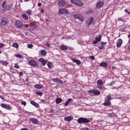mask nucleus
Returning <instances> with one entry per match:
<instances>
[{
  "instance_id": "b1692460",
  "label": "nucleus",
  "mask_w": 130,
  "mask_h": 130,
  "mask_svg": "<svg viewBox=\"0 0 130 130\" xmlns=\"http://www.w3.org/2000/svg\"><path fill=\"white\" fill-rule=\"evenodd\" d=\"M22 17L24 19L27 20L28 19V16L25 14L23 13L22 15Z\"/></svg>"
},
{
  "instance_id": "a878e982",
  "label": "nucleus",
  "mask_w": 130,
  "mask_h": 130,
  "mask_svg": "<svg viewBox=\"0 0 130 130\" xmlns=\"http://www.w3.org/2000/svg\"><path fill=\"white\" fill-rule=\"evenodd\" d=\"M107 64L105 62H103L101 63L100 64V66L101 67H106L107 66Z\"/></svg>"
},
{
  "instance_id": "8fccbe9b",
  "label": "nucleus",
  "mask_w": 130,
  "mask_h": 130,
  "mask_svg": "<svg viewBox=\"0 0 130 130\" xmlns=\"http://www.w3.org/2000/svg\"><path fill=\"white\" fill-rule=\"evenodd\" d=\"M69 103L67 101L66 102V103H65L64 105L65 106H68V104Z\"/></svg>"
},
{
  "instance_id": "1a4fd4ad",
  "label": "nucleus",
  "mask_w": 130,
  "mask_h": 130,
  "mask_svg": "<svg viewBox=\"0 0 130 130\" xmlns=\"http://www.w3.org/2000/svg\"><path fill=\"white\" fill-rule=\"evenodd\" d=\"M29 120L33 123L35 124H39V122L36 119L31 118L29 119Z\"/></svg>"
},
{
  "instance_id": "7c9ffc66",
  "label": "nucleus",
  "mask_w": 130,
  "mask_h": 130,
  "mask_svg": "<svg viewBox=\"0 0 130 130\" xmlns=\"http://www.w3.org/2000/svg\"><path fill=\"white\" fill-rule=\"evenodd\" d=\"M107 99L105 100H107L108 101H110L111 100V97L109 95H108L106 96Z\"/></svg>"
},
{
  "instance_id": "ddd939ff",
  "label": "nucleus",
  "mask_w": 130,
  "mask_h": 130,
  "mask_svg": "<svg viewBox=\"0 0 130 130\" xmlns=\"http://www.w3.org/2000/svg\"><path fill=\"white\" fill-rule=\"evenodd\" d=\"M93 19L92 17H91L86 22V26L87 27H88L91 23L92 22Z\"/></svg>"
},
{
  "instance_id": "c756f323",
  "label": "nucleus",
  "mask_w": 130,
  "mask_h": 130,
  "mask_svg": "<svg viewBox=\"0 0 130 130\" xmlns=\"http://www.w3.org/2000/svg\"><path fill=\"white\" fill-rule=\"evenodd\" d=\"M15 56L17 57H19L20 58H23V56H21L19 54H15Z\"/></svg>"
},
{
  "instance_id": "e2e57ef3",
  "label": "nucleus",
  "mask_w": 130,
  "mask_h": 130,
  "mask_svg": "<svg viewBox=\"0 0 130 130\" xmlns=\"http://www.w3.org/2000/svg\"><path fill=\"white\" fill-rule=\"evenodd\" d=\"M127 48L128 50H130V45L128 46Z\"/></svg>"
},
{
  "instance_id": "f03ea898",
  "label": "nucleus",
  "mask_w": 130,
  "mask_h": 130,
  "mask_svg": "<svg viewBox=\"0 0 130 130\" xmlns=\"http://www.w3.org/2000/svg\"><path fill=\"white\" fill-rule=\"evenodd\" d=\"M77 121L80 124L88 123L90 122V121L86 118H80L78 119Z\"/></svg>"
},
{
  "instance_id": "20e7f679",
  "label": "nucleus",
  "mask_w": 130,
  "mask_h": 130,
  "mask_svg": "<svg viewBox=\"0 0 130 130\" xmlns=\"http://www.w3.org/2000/svg\"><path fill=\"white\" fill-rule=\"evenodd\" d=\"M103 82L101 80H98L97 82V86L100 89H101L103 88Z\"/></svg>"
},
{
  "instance_id": "0eeeda50",
  "label": "nucleus",
  "mask_w": 130,
  "mask_h": 130,
  "mask_svg": "<svg viewBox=\"0 0 130 130\" xmlns=\"http://www.w3.org/2000/svg\"><path fill=\"white\" fill-rule=\"evenodd\" d=\"M15 26L17 28H19L20 27L22 26L23 24L22 22L20 21L17 20L15 22Z\"/></svg>"
},
{
  "instance_id": "7ed1b4c3",
  "label": "nucleus",
  "mask_w": 130,
  "mask_h": 130,
  "mask_svg": "<svg viewBox=\"0 0 130 130\" xmlns=\"http://www.w3.org/2000/svg\"><path fill=\"white\" fill-rule=\"evenodd\" d=\"M71 3L76 5L82 6L83 5V3L79 0H70Z\"/></svg>"
},
{
  "instance_id": "13d9d810",
  "label": "nucleus",
  "mask_w": 130,
  "mask_h": 130,
  "mask_svg": "<svg viewBox=\"0 0 130 130\" xmlns=\"http://www.w3.org/2000/svg\"><path fill=\"white\" fill-rule=\"evenodd\" d=\"M25 26L26 27H28L29 26V25L28 24H26L25 25Z\"/></svg>"
},
{
  "instance_id": "72a5a7b5",
  "label": "nucleus",
  "mask_w": 130,
  "mask_h": 130,
  "mask_svg": "<svg viewBox=\"0 0 130 130\" xmlns=\"http://www.w3.org/2000/svg\"><path fill=\"white\" fill-rule=\"evenodd\" d=\"M47 66H48L49 68H50L52 66V64L51 62H49L47 63Z\"/></svg>"
},
{
  "instance_id": "4468645a",
  "label": "nucleus",
  "mask_w": 130,
  "mask_h": 130,
  "mask_svg": "<svg viewBox=\"0 0 130 130\" xmlns=\"http://www.w3.org/2000/svg\"><path fill=\"white\" fill-rule=\"evenodd\" d=\"M74 17L76 19H78L79 20L81 21H83V17L80 14H74Z\"/></svg>"
},
{
  "instance_id": "864d4df0",
  "label": "nucleus",
  "mask_w": 130,
  "mask_h": 130,
  "mask_svg": "<svg viewBox=\"0 0 130 130\" xmlns=\"http://www.w3.org/2000/svg\"><path fill=\"white\" fill-rule=\"evenodd\" d=\"M94 90H90V91H89V92H90L91 93H93V92L94 91Z\"/></svg>"
},
{
  "instance_id": "39448f33",
  "label": "nucleus",
  "mask_w": 130,
  "mask_h": 130,
  "mask_svg": "<svg viewBox=\"0 0 130 130\" xmlns=\"http://www.w3.org/2000/svg\"><path fill=\"white\" fill-rule=\"evenodd\" d=\"M1 105L3 108H5L7 110H10L11 109V107L9 105H6L2 103L1 104Z\"/></svg>"
},
{
  "instance_id": "2f4dec72",
  "label": "nucleus",
  "mask_w": 130,
  "mask_h": 130,
  "mask_svg": "<svg viewBox=\"0 0 130 130\" xmlns=\"http://www.w3.org/2000/svg\"><path fill=\"white\" fill-rule=\"evenodd\" d=\"M19 45L17 43H14L12 45L13 46L16 48H17L18 47Z\"/></svg>"
},
{
  "instance_id": "0e129e2a",
  "label": "nucleus",
  "mask_w": 130,
  "mask_h": 130,
  "mask_svg": "<svg viewBox=\"0 0 130 130\" xmlns=\"http://www.w3.org/2000/svg\"><path fill=\"white\" fill-rule=\"evenodd\" d=\"M69 48L70 50H73V48H72L71 47H69Z\"/></svg>"
},
{
  "instance_id": "2eb2a0df",
  "label": "nucleus",
  "mask_w": 130,
  "mask_h": 130,
  "mask_svg": "<svg viewBox=\"0 0 130 130\" xmlns=\"http://www.w3.org/2000/svg\"><path fill=\"white\" fill-rule=\"evenodd\" d=\"M39 61L41 62L43 66L45 65L46 64L47 62V61L46 60L42 58H40L38 59Z\"/></svg>"
},
{
  "instance_id": "4d7b16f0",
  "label": "nucleus",
  "mask_w": 130,
  "mask_h": 130,
  "mask_svg": "<svg viewBox=\"0 0 130 130\" xmlns=\"http://www.w3.org/2000/svg\"><path fill=\"white\" fill-rule=\"evenodd\" d=\"M41 13H44V10L43 9H41Z\"/></svg>"
},
{
  "instance_id": "603ef678",
  "label": "nucleus",
  "mask_w": 130,
  "mask_h": 130,
  "mask_svg": "<svg viewBox=\"0 0 130 130\" xmlns=\"http://www.w3.org/2000/svg\"><path fill=\"white\" fill-rule=\"evenodd\" d=\"M31 12L30 11H28L27 12V13L29 15H30L31 14Z\"/></svg>"
},
{
  "instance_id": "cd10ccee",
  "label": "nucleus",
  "mask_w": 130,
  "mask_h": 130,
  "mask_svg": "<svg viewBox=\"0 0 130 130\" xmlns=\"http://www.w3.org/2000/svg\"><path fill=\"white\" fill-rule=\"evenodd\" d=\"M41 54L42 55L45 56L46 55V52L45 50H42L41 52Z\"/></svg>"
},
{
  "instance_id": "a19ab883",
  "label": "nucleus",
  "mask_w": 130,
  "mask_h": 130,
  "mask_svg": "<svg viewBox=\"0 0 130 130\" xmlns=\"http://www.w3.org/2000/svg\"><path fill=\"white\" fill-rule=\"evenodd\" d=\"M21 104L22 105H24V106L26 105V103L25 102L23 101L21 102Z\"/></svg>"
},
{
  "instance_id": "393cba45",
  "label": "nucleus",
  "mask_w": 130,
  "mask_h": 130,
  "mask_svg": "<svg viewBox=\"0 0 130 130\" xmlns=\"http://www.w3.org/2000/svg\"><path fill=\"white\" fill-rule=\"evenodd\" d=\"M101 37L102 36L100 35H99L96 37L95 39L98 42H100L101 41Z\"/></svg>"
},
{
  "instance_id": "37998d69",
  "label": "nucleus",
  "mask_w": 130,
  "mask_h": 130,
  "mask_svg": "<svg viewBox=\"0 0 130 130\" xmlns=\"http://www.w3.org/2000/svg\"><path fill=\"white\" fill-rule=\"evenodd\" d=\"M98 42L96 40H95L93 42V43L95 44H96Z\"/></svg>"
},
{
  "instance_id": "f704fd0d",
  "label": "nucleus",
  "mask_w": 130,
  "mask_h": 130,
  "mask_svg": "<svg viewBox=\"0 0 130 130\" xmlns=\"http://www.w3.org/2000/svg\"><path fill=\"white\" fill-rule=\"evenodd\" d=\"M118 20L119 21H121L123 22H125V19H122L120 18H118Z\"/></svg>"
},
{
  "instance_id": "6e6d98bb",
  "label": "nucleus",
  "mask_w": 130,
  "mask_h": 130,
  "mask_svg": "<svg viewBox=\"0 0 130 130\" xmlns=\"http://www.w3.org/2000/svg\"><path fill=\"white\" fill-rule=\"evenodd\" d=\"M38 5L39 6V7H40L41 5V3H39L38 4Z\"/></svg>"
},
{
  "instance_id": "aec40b11",
  "label": "nucleus",
  "mask_w": 130,
  "mask_h": 130,
  "mask_svg": "<svg viewBox=\"0 0 130 130\" xmlns=\"http://www.w3.org/2000/svg\"><path fill=\"white\" fill-rule=\"evenodd\" d=\"M60 49L62 50H66L67 48L68 47L67 46L64 45H60Z\"/></svg>"
},
{
  "instance_id": "a18cd8bd",
  "label": "nucleus",
  "mask_w": 130,
  "mask_h": 130,
  "mask_svg": "<svg viewBox=\"0 0 130 130\" xmlns=\"http://www.w3.org/2000/svg\"><path fill=\"white\" fill-rule=\"evenodd\" d=\"M4 46V44L2 43H0V48L3 47Z\"/></svg>"
},
{
  "instance_id": "bb28decb",
  "label": "nucleus",
  "mask_w": 130,
  "mask_h": 130,
  "mask_svg": "<svg viewBox=\"0 0 130 130\" xmlns=\"http://www.w3.org/2000/svg\"><path fill=\"white\" fill-rule=\"evenodd\" d=\"M42 86L39 84H37L34 86V87L38 89H40L42 88Z\"/></svg>"
},
{
  "instance_id": "423d86ee",
  "label": "nucleus",
  "mask_w": 130,
  "mask_h": 130,
  "mask_svg": "<svg viewBox=\"0 0 130 130\" xmlns=\"http://www.w3.org/2000/svg\"><path fill=\"white\" fill-rule=\"evenodd\" d=\"M8 21L7 19L5 18H3L2 19L1 21V24L3 26H5L8 22Z\"/></svg>"
},
{
  "instance_id": "4be33fe9",
  "label": "nucleus",
  "mask_w": 130,
  "mask_h": 130,
  "mask_svg": "<svg viewBox=\"0 0 130 130\" xmlns=\"http://www.w3.org/2000/svg\"><path fill=\"white\" fill-rule=\"evenodd\" d=\"M30 103L31 104L36 107H39V105L38 103H36L33 101H30Z\"/></svg>"
},
{
  "instance_id": "f8f14e48",
  "label": "nucleus",
  "mask_w": 130,
  "mask_h": 130,
  "mask_svg": "<svg viewBox=\"0 0 130 130\" xmlns=\"http://www.w3.org/2000/svg\"><path fill=\"white\" fill-rule=\"evenodd\" d=\"M66 3V2L64 0H60L57 3L60 6H64Z\"/></svg>"
},
{
  "instance_id": "c85d7f7f",
  "label": "nucleus",
  "mask_w": 130,
  "mask_h": 130,
  "mask_svg": "<svg viewBox=\"0 0 130 130\" xmlns=\"http://www.w3.org/2000/svg\"><path fill=\"white\" fill-rule=\"evenodd\" d=\"M100 92L98 91H94L93 94L96 95H98L100 94Z\"/></svg>"
},
{
  "instance_id": "79ce46f5",
  "label": "nucleus",
  "mask_w": 130,
  "mask_h": 130,
  "mask_svg": "<svg viewBox=\"0 0 130 130\" xmlns=\"http://www.w3.org/2000/svg\"><path fill=\"white\" fill-rule=\"evenodd\" d=\"M72 100V99L71 98L68 99L67 100V102L69 103Z\"/></svg>"
},
{
  "instance_id": "4c0bfd02",
  "label": "nucleus",
  "mask_w": 130,
  "mask_h": 130,
  "mask_svg": "<svg viewBox=\"0 0 130 130\" xmlns=\"http://www.w3.org/2000/svg\"><path fill=\"white\" fill-rule=\"evenodd\" d=\"M14 67L15 68H19V65L17 64V63H16Z\"/></svg>"
},
{
  "instance_id": "a211bd4d",
  "label": "nucleus",
  "mask_w": 130,
  "mask_h": 130,
  "mask_svg": "<svg viewBox=\"0 0 130 130\" xmlns=\"http://www.w3.org/2000/svg\"><path fill=\"white\" fill-rule=\"evenodd\" d=\"M122 40L120 39H119L118 40L117 43L116 45L117 47H120L122 44Z\"/></svg>"
},
{
  "instance_id": "473e14b6",
  "label": "nucleus",
  "mask_w": 130,
  "mask_h": 130,
  "mask_svg": "<svg viewBox=\"0 0 130 130\" xmlns=\"http://www.w3.org/2000/svg\"><path fill=\"white\" fill-rule=\"evenodd\" d=\"M0 63H2L3 65H6L7 64L6 62L3 61H0Z\"/></svg>"
},
{
  "instance_id": "5701e85b",
  "label": "nucleus",
  "mask_w": 130,
  "mask_h": 130,
  "mask_svg": "<svg viewBox=\"0 0 130 130\" xmlns=\"http://www.w3.org/2000/svg\"><path fill=\"white\" fill-rule=\"evenodd\" d=\"M62 99L58 97L55 100V102L57 104H58L61 103L62 101Z\"/></svg>"
},
{
  "instance_id": "f257e3e1",
  "label": "nucleus",
  "mask_w": 130,
  "mask_h": 130,
  "mask_svg": "<svg viewBox=\"0 0 130 130\" xmlns=\"http://www.w3.org/2000/svg\"><path fill=\"white\" fill-rule=\"evenodd\" d=\"M6 3V1H5L3 3L2 5V6L3 8V10L4 11L9 10H10L12 7V5H7Z\"/></svg>"
},
{
  "instance_id": "6ab92c4d",
  "label": "nucleus",
  "mask_w": 130,
  "mask_h": 130,
  "mask_svg": "<svg viewBox=\"0 0 130 130\" xmlns=\"http://www.w3.org/2000/svg\"><path fill=\"white\" fill-rule=\"evenodd\" d=\"M103 105L104 106H110L111 105V103L110 101L105 100V102L103 103Z\"/></svg>"
},
{
  "instance_id": "6e6552de",
  "label": "nucleus",
  "mask_w": 130,
  "mask_h": 130,
  "mask_svg": "<svg viewBox=\"0 0 130 130\" xmlns=\"http://www.w3.org/2000/svg\"><path fill=\"white\" fill-rule=\"evenodd\" d=\"M29 63L30 66L34 67H36L37 66V64L36 62L33 60L29 61Z\"/></svg>"
},
{
  "instance_id": "3c124183",
  "label": "nucleus",
  "mask_w": 130,
  "mask_h": 130,
  "mask_svg": "<svg viewBox=\"0 0 130 130\" xmlns=\"http://www.w3.org/2000/svg\"><path fill=\"white\" fill-rule=\"evenodd\" d=\"M107 116L108 117H112V114H110V113H109L108 114Z\"/></svg>"
},
{
  "instance_id": "ea45409f",
  "label": "nucleus",
  "mask_w": 130,
  "mask_h": 130,
  "mask_svg": "<svg viewBox=\"0 0 130 130\" xmlns=\"http://www.w3.org/2000/svg\"><path fill=\"white\" fill-rule=\"evenodd\" d=\"M82 130H89V128L87 127H85L82 128L81 129Z\"/></svg>"
},
{
  "instance_id": "5fc2aeb1",
  "label": "nucleus",
  "mask_w": 130,
  "mask_h": 130,
  "mask_svg": "<svg viewBox=\"0 0 130 130\" xmlns=\"http://www.w3.org/2000/svg\"><path fill=\"white\" fill-rule=\"evenodd\" d=\"M46 45L48 47H50V45L48 43H47L46 44Z\"/></svg>"
},
{
  "instance_id": "dca6fc26",
  "label": "nucleus",
  "mask_w": 130,
  "mask_h": 130,
  "mask_svg": "<svg viewBox=\"0 0 130 130\" xmlns=\"http://www.w3.org/2000/svg\"><path fill=\"white\" fill-rule=\"evenodd\" d=\"M73 119V117L72 116H69L64 118V120L66 121L69 122L71 121Z\"/></svg>"
},
{
  "instance_id": "09e8293b",
  "label": "nucleus",
  "mask_w": 130,
  "mask_h": 130,
  "mask_svg": "<svg viewBox=\"0 0 130 130\" xmlns=\"http://www.w3.org/2000/svg\"><path fill=\"white\" fill-rule=\"evenodd\" d=\"M106 43H107V42H102L101 43V44L102 45H103L104 44H105Z\"/></svg>"
},
{
  "instance_id": "412c9836",
  "label": "nucleus",
  "mask_w": 130,
  "mask_h": 130,
  "mask_svg": "<svg viewBox=\"0 0 130 130\" xmlns=\"http://www.w3.org/2000/svg\"><path fill=\"white\" fill-rule=\"evenodd\" d=\"M71 60L73 62L76 63L77 64L79 65L81 63V62L78 60H77L75 59H72Z\"/></svg>"
},
{
  "instance_id": "bf43d9fd",
  "label": "nucleus",
  "mask_w": 130,
  "mask_h": 130,
  "mask_svg": "<svg viewBox=\"0 0 130 130\" xmlns=\"http://www.w3.org/2000/svg\"><path fill=\"white\" fill-rule=\"evenodd\" d=\"M71 38V37H67V39H70Z\"/></svg>"
},
{
  "instance_id": "69168bd1",
  "label": "nucleus",
  "mask_w": 130,
  "mask_h": 130,
  "mask_svg": "<svg viewBox=\"0 0 130 130\" xmlns=\"http://www.w3.org/2000/svg\"><path fill=\"white\" fill-rule=\"evenodd\" d=\"M112 85V83H110V84H109V85H110V86H111Z\"/></svg>"
},
{
  "instance_id": "de8ad7c7",
  "label": "nucleus",
  "mask_w": 130,
  "mask_h": 130,
  "mask_svg": "<svg viewBox=\"0 0 130 130\" xmlns=\"http://www.w3.org/2000/svg\"><path fill=\"white\" fill-rule=\"evenodd\" d=\"M103 48V46H99V48L100 50H102Z\"/></svg>"
},
{
  "instance_id": "49530a36",
  "label": "nucleus",
  "mask_w": 130,
  "mask_h": 130,
  "mask_svg": "<svg viewBox=\"0 0 130 130\" xmlns=\"http://www.w3.org/2000/svg\"><path fill=\"white\" fill-rule=\"evenodd\" d=\"M23 75V73L22 72H20V76H22Z\"/></svg>"
},
{
  "instance_id": "774afa93",
  "label": "nucleus",
  "mask_w": 130,
  "mask_h": 130,
  "mask_svg": "<svg viewBox=\"0 0 130 130\" xmlns=\"http://www.w3.org/2000/svg\"><path fill=\"white\" fill-rule=\"evenodd\" d=\"M128 38H130V34L128 35Z\"/></svg>"
},
{
  "instance_id": "c9c22d12",
  "label": "nucleus",
  "mask_w": 130,
  "mask_h": 130,
  "mask_svg": "<svg viewBox=\"0 0 130 130\" xmlns=\"http://www.w3.org/2000/svg\"><path fill=\"white\" fill-rule=\"evenodd\" d=\"M36 94L39 95L40 96H42L43 94L41 92H36Z\"/></svg>"
},
{
  "instance_id": "f3484780",
  "label": "nucleus",
  "mask_w": 130,
  "mask_h": 130,
  "mask_svg": "<svg viewBox=\"0 0 130 130\" xmlns=\"http://www.w3.org/2000/svg\"><path fill=\"white\" fill-rule=\"evenodd\" d=\"M103 3L102 2L99 1L96 4V7L97 8H100L103 6Z\"/></svg>"
},
{
  "instance_id": "c03bdc74",
  "label": "nucleus",
  "mask_w": 130,
  "mask_h": 130,
  "mask_svg": "<svg viewBox=\"0 0 130 130\" xmlns=\"http://www.w3.org/2000/svg\"><path fill=\"white\" fill-rule=\"evenodd\" d=\"M20 130H28V129L26 128H22Z\"/></svg>"
},
{
  "instance_id": "9b49d317",
  "label": "nucleus",
  "mask_w": 130,
  "mask_h": 130,
  "mask_svg": "<svg viewBox=\"0 0 130 130\" xmlns=\"http://www.w3.org/2000/svg\"><path fill=\"white\" fill-rule=\"evenodd\" d=\"M59 13L60 14H68L69 12L67 10L64 9H61L59 10Z\"/></svg>"
},
{
  "instance_id": "680f3d73",
  "label": "nucleus",
  "mask_w": 130,
  "mask_h": 130,
  "mask_svg": "<svg viewBox=\"0 0 130 130\" xmlns=\"http://www.w3.org/2000/svg\"><path fill=\"white\" fill-rule=\"evenodd\" d=\"M0 98H1L3 100H4V98L3 97H2V96H0Z\"/></svg>"
},
{
  "instance_id": "58836bf2",
  "label": "nucleus",
  "mask_w": 130,
  "mask_h": 130,
  "mask_svg": "<svg viewBox=\"0 0 130 130\" xmlns=\"http://www.w3.org/2000/svg\"><path fill=\"white\" fill-rule=\"evenodd\" d=\"M33 46V45L31 44H29L28 45V47L29 48H31Z\"/></svg>"
},
{
  "instance_id": "338daca9",
  "label": "nucleus",
  "mask_w": 130,
  "mask_h": 130,
  "mask_svg": "<svg viewBox=\"0 0 130 130\" xmlns=\"http://www.w3.org/2000/svg\"><path fill=\"white\" fill-rule=\"evenodd\" d=\"M41 101L42 102H44L45 101L44 100H41Z\"/></svg>"
},
{
  "instance_id": "e433bc0d",
  "label": "nucleus",
  "mask_w": 130,
  "mask_h": 130,
  "mask_svg": "<svg viewBox=\"0 0 130 130\" xmlns=\"http://www.w3.org/2000/svg\"><path fill=\"white\" fill-rule=\"evenodd\" d=\"M89 58L90 59L94 60L95 59L94 57L93 56H90L89 57Z\"/></svg>"
},
{
  "instance_id": "9d476101",
  "label": "nucleus",
  "mask_w": 130,
  "mask_h": 130,
  "mask_svg": "<svg viewBox=\"0 0 130 130\" xmlns=\"http://www.w3.org/2000/svg\"><path fill=\"white\" fill-rule=\"evenodd\" d=\"M53 81L55 83H59L60 84H63V82L61 80L58 78H53L52 79Z\"/></svg>"
},
{
  "instance_id": "052dcab7",
  "label": "nucleus",
  "mask_w": 130,
  "mask_h": 130,
  "mask_svg": "<svg viewBox=\"0 0 130 130\" xmlns=\"http://www.w3.org/2000/svg\"><path fill=\"white\" fill-rule=\"evenodd\" d=\"M125 11L126 12H127V13L128 12V10L127 9H125Z\"/></svg>"
}]
</instances>
